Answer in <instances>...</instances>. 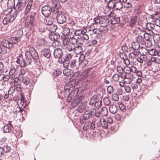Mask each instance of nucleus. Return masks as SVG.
<instances>
[{
	"label": "nucleus",
	"instance_id": "obj_1",
	"mask_svg": "<svg viewBox=\"0 0 160 160\" xmlns=\"http://www.w3.org/2000/svg\"><path fill=\"white\" fill-rule=\"evenodd\" d=\"M27 2L25 0H19L15 7L12 10H15L17 12L22 11L25 7V10L24 12V14L27 15L30 12L32 5V1L31 0L29 2L27 6Z\"/></svg>",
	"mask_w": 160,
	"mask_h": 160
},
{
	"label": "nucleus",
	"instance_id": "obj_2",
	"mask_svg": "<svg viewBox=\"0 0 160 160\" xmlns=\"http://www.w3.org/2000/svg\"><path fill=\"white\" fill-rule=\"evenodd\" d=\"M25 54L26 61H25L24 59L23 58L22 55H21L16 61L17 63L20 64L21 67H25L27 65H30L31 63L30 53L29 52H27V53H25Z\"/></svg>",
	"mask_w": 160,
	"mask_h": 160
},
{
	"label": "nucleus",
	"instance_id": "obj_3",
	"mask_svg": "<svg viewBox=\"0 0 160 160\" xmlns=\"http://www.w3.org/2000/svg\"><path fill=\"white\" fill-rule=\"evenodd\" d=\"M27 18L26 19H25L24 26L26 28H29L32 29L35 25L34 17L31 14L29 16H28Z\"/></svg>",
	"mask_w": 160,
	"mask_h": 160
},
{
	"label": "nucleus",
	"instance_id": "obj_4",
	"mask_svg": "<svg viewBox=\"0 0 160 160\" xmlns=\"http://www.w3.org/2000/svg\"><path fill=\"white\" fill-rule=\"evenodd\" d=\"M29 52L30 53L31 63L32 61V59L35 60H38L39 58V56L37 52L35 49L32 47H29V50L26 51L25 53Z\"/></svg>",
	"mask_w": 160,
	"mask_h": 160
},
{
	"label": "nucleus",
	"instance_id": "obj_5",
	"mask_svg": "<svg viewBox=\"0 0 160 160\" xmlns=\"http://www.w3.org/2000/svg\"><path fill=\"white\" fill-rule=\"evenodd\" d=\"M51 8L48 5L43 6L42 8V14L46 17H49L51 13Z\"/></svg>",
	"mask_w": 160,
	"mask_h": 160
},
{
	"label": "nucleus",
	"instance_id": "obj_6",
	"mask_svg": "<svg viewBox=\"0 0 160 160\" xmlns=\"http://www.w3.org/2000/svg\"><path fill=\"white\" fill-rule=\"evenodd\" d=\"M17 15V12L15 10H11L10 14L7 16L8 21L10 23L12 22L15 19Z\"/></svg>",
	"mask_w": 160,
	"mask_h": 160
},
{
	"label": "nucleus",
	"instance_id": "obj_7",
	"mask_svg": "<svg viewBox=\"0 0 160 160\" xmlns=\"http://www.w3.org/2000/svg\"><path fill=\"white\" fill-rule=\"evenodd\" d=\"M17 15V12L15 10H11L10 14L7 16L8 21L10 23L12 22L15 19Z\"/></svg>",
	"mask_w": 160,
	"mask_h": 160
},
{
	"label": "nucleus",
	"instance_id": "obj_8",
	"mask_svg": "<svg viewBox=\"0 0 160 160\" xmlns=\"http://www.w3.org/2000/svg\"><path fill=\"white\" fill-rule=\"evenodd\" d=\"M95 112V110L93 108H91L89 111H86L83 115V119L85 120L88 119L92 116L94 115Z\"/></svg>",
	"mask_w": 160,
	"mask_h": 160
},
{
	"label": "nucleus",
	"instance_id": "obj_9",
	"mask_svg": "<svg viewBox=\"0 0 160 160\" xmlns=\"http://www.w3.org/2000/svg\"><path fill=\"white\" fill-rule=\"evenodd\" d=\"M66 15L64 13H61L59 15H57V20L58 23L63 24L66 22Z\"/></svg>",
	"mask_w": 160,
	"mask_h": 160
},
{
	"label": "nucleus",
	"instance_id": "obj_10",
	"mask_svg": "<svg viewBox=\"0 0 160 160\" xmlns=\"http://www.w3.org/2000/svg\"><path fill=\"white\" fill-rule=\"evenodd\" d=\"M137 19L138 17L136 15L130 17L128 21L129 26L132 28L134 27L137 23Z\"/></svg>",
	"mask_w": 160,
	"mask_h": 160
},
{
	"label": "nucleus",
	"instance_id": "obj_11",
	"mask_svg": "<svg viewBox=\"0 0 160 160\" xmlns=\"http://www.w3.org/2000/svg\"><path fill=\"white\" fill-rule=\"evenodd\" d=\"M62 50L59 48L56 49L53 52V55L55 58L61 57L62 56Z\"/></svg>",
	"mask_w": 160,
	"mask_h": 160
},
{
	"label": "nucleus",
	"instance_id": "obj_12",
	"mask_svg": "<svg viewBox=\"0 0 160 160\" xmlns=\"http://www.w3.org/2000/svg\"><path fill=\"white\" fill-rule=\"evenodd\" d=\"M41 55L42 56L49 59L51 56V53L50 52L49 49L47 48H44L41 51Z\"/></svg>",
	"mask_w": 160,
	"mask_h": 160
},
{
	"label": "nucleus",
	"instance_id": "obj_13",
	"mask_svg": "<svg viewBox=\"0 0 160 160\" xmlns=\"http://www.w3.org/2000/svg\"><path fill=\"white\" fill-rule=\"evenodd\" d=\"M60 36L58 33L57 34L53 32L50 33L49 35V39L52 41H57L60 38Z\"/></svg>",
	"mask_w": 160,
	"mask_h": 160
},
{
	"label": "nucleus",
	"instance_id": "obj_14",
	"mask_svg": "<svg viewBox=\"0 0 160 160\" xmlns=\"http://www.w3.org/2000/svg\"><path fill=\"white\" fill-rule=\"evenodd\" d=\"M79 61L83 66H87L88 63V61L85 59V56L83 54H81L80 55L79 58Z\"/></svg>",
	"mask_w": 160,
	"mask_h": 160
},
{
	"label": "nucleus",
	"instance_id": "obj_15",
	"mask_svg": "<svg viewBox=\"0 0 160 160\" xmlns=\"http://www.w3.org/2000/svg\"><path fill=\"white\" fill-rule=\"evenodd\" d=\"M20 78L21 83L24 85H27L30 83V80L28 77L22 76V77Z\"/></svg>",
	"mask_w": 160,
	"mask_h": 160
},
{
	"label": "nucleus",
	"instance_id": "obj_16",
	"mask_svg": "<svg viewBox=\"0 0 160 160\" xmlns=\"http://www.w3.org/2000/svg\"><path fill=\"white\" fill-rule=\"evenodd\" d=\"M2 44L4 48H10L13 47V44L7 40L3 41L2 43Z\"/></svg>",
	"mask_w": 160,
	"mask_h": 160
},
{
	"label": "nucleus",
	"instance_id": "obj_17",
	"mask_svg": "<svg viewBox=\"0 0 160 160\" xmlns=\"http://www.w3.org/2000/svg\"><path fill=\"white\" fill-rule=\"evenodd\" d=\"M105 1L107 2V6L108 8L113 9L115 7L116 1L114 0H107Z\"/></svg>",
	"mask_w": 160,
	"mask_h": 160
},
{
	"label": "nucleus",
	"instance_id": "obj_18",
	"mask_svg": "<svg viewBox=\"0 0 160 160\" xmlns=\"http://www.w3.org/2000/svg\"><path fill=\"white\" fill-rule=\"evenodd\" d=\"M83 51L82 48L81 46V45H77L75 46L74 51L75 53L77 54H79L81 53Z\"/></svg>",
	"mask_w": 160,
	"mask_h": 160
},
{
	"label": "nucleus",
	"instance_id": "obj_19",
	"mask_svg": "<svg viewBox=\"0 0 160 160\" xmlns=\"http://www.w3.org/2000/svg\"><path fill=\"white\" fill-rule=\"evenodd\" d=\"M148 53L152 56L158 55L159 56V54L160 51H158L155 49H151L148 50Z\"/></svg>",
	"mask_w": 160,
	"mask_h": 160
},
{
	"label": "nucleus",
	"instance_id": "obj_20",
	"mask_svg": "<svg viewBox=\"0 0 160 160\" xmlns=\"http://www.w3.org/2000/svg\"><path fill=\"white\" fill-rule=\"evenodd\" d=\"M101 118L100 119V123L99 125L98 126V127H100L101 125L102 127L105 128L107 129L108 128V124L106 121L104 119L102 118L103 121L102 122H101Z\"/></svg>",
	"mask_w": 160,
	"mask_h": 160
},
{
	"label": "nucleus",
	"instance_id": "obj_21",
	"mask_svg": "<svg viewBox=\"0 0 160 160\" xmlns=\"http://www.w3.org/2000/svg\"><path fill=\"white\" fill-rule=\"evenodd\" d=\"M87 105L86 103H83L82 102L80 104L78 110L79 112H81L82 110L85 109Z\"/></svg>",
	"mask_w": 160,
	"mask_h": 160
},
{
	"label": "nucleus",
	"instance_id": "obj_22",
	"mask_svg": "<svg viewBox=\"0 0 160 160\" xmlns=\"http://www.w3.org/2000/svg\"><path fill=\"white\" fill-rule=\"evenodd\" d=\"M155 27L154 24L151 23H148L146 25V28L149 31H152Z\"/></svg>",
	"mask_w": 160,
	"mask_h": 160
},
{
	"label": "nucleus",
	"instance_id": "obj_23",
	"mask_svg": "<svg viewBox=\"0 0 160 160\" xmlns=\"http://www.w3.org/2000/svg\"><path fill=\"white\" fill-rule=\"evenodd\" d=\"M123 4L122 2L119 1L117 2H115L114 8H115L116 10H119L123 7Z\"/></svg>",
	"mask_w": 160,
	"mask_h": 160
},
{
	"label": "nucleus",
	"instance_id": "obj_24",
	"mask_svg": "<svg viewBox=\"0 0 160 160\" xmlns=\"http://www.w3.org/2000/svg\"><path fill=\"white\" fill-rule=\"evenodd\" d=\"M75 47V45L73 43L70 42L69 44H68V45L66 46V48L69 51H72V50L74 51Z\"/></svg>",
	"mask_w": 160,
	"mask_h": 160
},
{
	"label": "nucleus",
	"instance_id": "obj_25",
	"mask_svg": "<svg viewBox=\"0 0 160 160\" xmlns=\"http://www.w3.org/2000/svg\"><path fill=\"white\" fill-rule=\"evenodd\" d=\"M109 110L110 112L111 113L113 114L115 113L117 111V107L116 105H112L110 106Z\"/></svg>",
	"mask_w": 160,
	"mask_h": 160
},
{
	"label": "nucleus",
	"instance_id": "obj_26",
	"mask_svg": "<svg viewBox=\"0 0 160 160\" xmlns=\"http://www.w3.org/2000/svg\"><path fill=\"white\" fill-rule=\"evenodd\" d=\"M133 80V78L132 77L129 75L127 78H126L125 79H123V81L126 84H130Z\"/></svg>",
	"mask_w": 160,
	"mask_h": 160
},
{
	"label": "nucleus",
	"instance_id": "obj_27",
	"mask_svg": "<svg viewBox=\"0 0 160 160\" xmlns=\"http://www.w3.org/2000/svg\"><path fill=\"white\" fill-rule=\"evenodd\" d=\"M58 5H57V6H52V7L53 8V12L55 14H57V15H59L60 13H62L60 10L61 8L59 9L58 8Z\"/></svg>",
	"mask_w": 160,
	"mask_h": 160
},
{
	"label": "nucleus",
	"instance_id": "obj_28",
	"mask_svg": "<svg viewBox=\"0 0 160 160\" xmlns=\"http://www.w3.org/2000/svg\"><path fill=\"white\" fill-rule=\"evenodd\" d=\"M2 148L4 151H4V153L5 152L8 153L11 152V148L7 144L5 146H3Z\"/></svg>",
	"mask_w": 160,
	"mask_h": 160
},
{
	"label": "nucleus",
	"instance_id": "obj_29",
	"mask_svg": "<svg viewBox=\"0 0 160 160\" xmlns=\"http://www.w3.org/2000/svg\"><path fill=\"white\" fill-rule=\"evenodd\" d=\"M80 100L79 99H75L71 103L72 106L74 108L78 104L80 103Z\"/></svg>",
	"mask_w": 160,
	"mask_h": 160
},
{
	"label": "nucleus",
	"instance_id": "obj_30",
	"mask_svg": "<svg viewBox=\"0 0 160 160\" xmlns=\"http://www.w3.org/2000/svg\"><path fill=\"white\" fill-rule=\"evenodd\" d=\"M11 43L13 44V43L15 44L20 41V38L17 37H13L11 38Z\"/></svg>",
	"mask_w": 160,
	"mask_h": 160
},
{
	"label": "nucleus",
	"instance_id": "obj_31",
	"mask_svg": "<svg viewBox=\"0 0 160 160\" xmlns=\"http://www.w3.org/2000/svg\"><path fill=\"white\" fill-rule=\"evenodd\" d=\"M54 19L51 18L46 19L45 23L46 24L48 25H51L53 22Z\"/></svg>",
	"mask_w": 160,
	"mask_h": 160
},
{
	"label": "nucleus",
	"instance_id": "obj_32",
	"mask_svg": "<svg viewBox=\"0 0 160 160\" xmlns=\"http://www.w3.org/2000/svg\"><path fill=\"white\" fill-rule=\"evenodd\" d=\"M3 131L4 133H9L11 131V128L8 125H5L3 129Z\"/></svg>",
	"mask_w": 160,
	"mask_h": 160
},
{
	"label": "nucleus",
	"instance_id": "obj_33",
	"mask_svg": "<svg viewBox=\"0 0 160 160\" xmlns=\"http://www.w3.org/2000/svg\"><path fill=\"white\" fill-rule=\"evenodd\" d=\"M16 37L17 38H20L22 36L23 34V32L21 30H19L15 32Z\"/></svg>",
	"mask_w": 160,
	"mask_h": 160
},
{
	"label": "nucleus",
	"instance_id": "obj_34",
	"mask_svg": "<svg viewBox=\"0 0 160 160\" xmlns=\"http://www.w3.org/2000/svg\"><path fill=\"white\" fill-rule=\"evenodd\" d=\"M70 40L68 38H64L63 40L62 43L63 45L64 46H66L68 44H69L70 42Z\"/></svg>",
	"mask_w": 160,
	"mask_h": 160
},
{
	"label": "nucleus",
	"instance_id": "obj_35",
	"mask_svg": "<svg viewBox=\"0 0 160 160\" xmlns=\"http://www.w3.org/2000/svg\"><path fill=\"white\" fill-rule=\"evenodd\" d=\"M90 121L87 122L84 126L83 130L84 131H86L90 128Z\"/></svg>",
	"mask_w": 160,
	"mask_h": 160
},
{
	"label": "nucleus",
	"instance_id": "obj_36",
	"mask_svg": "<svg viewBox=\"0 0 160 160\" xmlns=\"http://www.w3.org/2000/svg\"><path fill=\"white\" fill-rule=\"evenodd\" d=\"M103 102L105 105L109 106L111 104V102L109 98L106 97L103 98Z\"/></svg>",
	"mask_w": 160,
	"mask_h": 160
},
{
	"label": "nucleus",
	"instance_id": "obj_37",
	"mask_svg": "<svg viewBox=\"0 0 160 160\" xmlns=\"http://www.w3.org/2000/svg\"><path fill=\"white\" fill-rule=\"evenodd\" d=\"M146 57L141 56L140 57L137 58V60L138 62L140 63H142L143 61H145L146 59Z\"/></svg>",
	"mask_w": 160,
	"mask_h": 160
},
{
	"label": "nucleus",
	"instance_id": "obj_38",
	"mask_svg": "<svg viewBox=\"0 0 160 160\" xmlns=\"http://www.w3.org/2000/svg\"><path fill=\"white\" fill-rule=\"evenodd\" d=\"M61 73V71L60 69H58L56 70L53 73V75L54 77H57L59 76Z\"/></svg>",
	"mask_w": 160,
	"mask_h": 160
},
{
	"label": "nucleus",
	"instance_id": "obj_39",
	"mask_svg": "<svg viewBox=\"0 0 160 160\" xmlns=\"http://www.w3.org/2000/svg\"><path fill=\"white\" fill-rule=\"evenodd\" d=\"M108 22L105 20H101L100 22V25L102 27L105 28L107 26Z\"/></svg>",
	"mask_w": 160,
	"mask_h": 160
},
{
	"label": "nucleus",
	"instance_id": "obj_40",
	"mask_svg": "<svg viewBox=\"0 0 160 160\" xmlns=\"http://www.w3.org/2000/svg\"><path fill=\"white\" fill-rule=\"evenodd\" d=\"M102 102L101 100H96L94 104L95 107L97 109L99 108L102 105Z\"/></svg>",
	"mask_w": 160,
	"mask_h": 160
},
{
	"label": "nucleus",
	"instance_id": "obj_41",
	"mask_svg": "<svg viewBox=\"0 0 160 160\" xmlns=\"http://www.w3.org/2000/svg\"><path fill=\"white\" fill-rule=\"evenodd\" d=\"M70 61L68 59H65V61L62 64L63 67L65 68H68L69 66Z\"/></svg>",
	"mask_w": 160,
	"mask_h": 160
},
{
	"label": "nucleus",
	"instance_id": "obj_42",
	"mask_svg": "<svg viewBox=\"0 0 160 160\" xmlns=\"http://www.w3.org/2000/svg\"><path fill=\"white\" fill-rule=\"evenodd\" d=\"M120 78V76L117 74H114L112 76V78L113 80L116 82H119V78Z\"/></svg>",
	"mask_w": 160,
	"mask_h": 160
},
{
	"label": "nucleus",
	"instance_id": "obj_43",
	"mask_svg": "<svg viewBox=\"0 0 160 160\" xmlns=\"http://www.w3.org/2000/svg\"><path fill=\"white\" fill-rule=\"evenodd\" d=\"M101 113L104 115H106L108 114L107 109L105 107H103L101 110Z\"/></svg>",
	"mask_w": 160,
	"mask_h": 160
},
{
	"label": "nucleus",
	"instance_id": "obj_44",
	"mask_svg": "<svg viewBox=\"0 0 160 160\" xmlns=\"http://www.w3.org/2000/svg\"><path fill=\"white\" fill-rule=\"evenodd\" d=\"M77 61L75 60H72L69 63V66L71 68H73L76 66Z\"/></svg>",
	"mask_w": 160,
	"mask_h": 160
},
{
	"label": "nucleus",
	"instance_id": "obj_45",
	"mask_svg": "<svg viewBox=\"0 0 160 160\" xmlns=\"http://www.w3.org/2000/svg\"><path fill=\"white\" fill-rule=\"evenodd\" d=\"M15 0H8L7 4L8 5L12 7L15 6Z\"/></svg>",
	"mask_w": 160,
	"mask_h": 160
},
{
	"label": "nucleus",
	"instance_id": "obj_46",
	"mask_svg": "<svg viewBox=\"0 0 160 160\" xmlns=\"http://www.w3.org/2000/svg\"><path fill=\"white\" fill-rule=\"evenodd\" d=\"M124 72L125 74H129L131 72V68L126 67L124 68Z\"/></svg>",
	"mask_w": 160,
	"mask_h": 160
},
{
	"label": "nucleus",
	"instance_id": "obj_47",
	"mask_svg": "<svg viewBox=\"0 0 160 160\" xmlns=\"http://www.w3.org/2000/svg\"><path fill=\"white\" fill-rule=\"evenodd\" d=\"M143 35L145 39L148 41L150 40L151 37V35L147 33H144L143 34Z\"/></svg>",
	"mask_w": 160,
	"mask_h": 160
},
{
	"label": "nucleus",
	"instance_id": "obj_48",
	"mask_svg": "<svg viewBox=\"0 0 160 160\" xmlns=\"http://www.w3.org/2000/svg\"><path fill=\"white\" fill-rule=\"evenodd\" d=\"M97 42L96 40H94L92 41H89L88 42L89 43V46H94L97 43Z\"/></svg>",
	"mask_w": 160,
	"mask_h": 160
},
{
	"label": "nucleus",
	"instance_id": "obj_49",
	"mask_svg": "<svg viewBox=\"0 0 160 160\" xmlns=\"http://www.w3.org/2000/svg\"><path fill=\"white\" fill-rule=\"evenodd\" d=\"M129 58L130 59L133 60L136 58L135 55L134 54L133 52H132L129 55Z\"/></svg>",
	"mask_w": 160,
	"mask_h": 160
},
{
	"label": "nucleus",
	"instance_id": "obj_50",
	"mask_svg": "<svg viewBox=\"0 0 160 160\" xmlns=\"http://www.w3.org/2000/svg\"><path fill=\"white\" fill-rule=\"evenodd\" d=\"M95 122L94 121H92L91 123L90 122V129L91 130H94L95 128Z\"/></svg>",
	"mask_w": 160,
	"mask_h": 160
},
{
	"label": "nucleus",
	"instance_id": "obj_51",
	"mask_svg": "<svg viewBox=\"0 0 160 160\" xmlns=\"http://www.w3.org/2000/svg\"><path fill=\"white\" fill-rule=\"evenodd\" d=\"M142 50L143 51V52H140V54L141 56H145L147 53H148V50L144 48L142 49Z\"/></svg>",
	"mask_w": 160,
	"mask_h": 160
},
{
	"label": "nucleus",
	"instance_id": "obj_52",
	"mask_svg": "<svg viewBox=\"0 0 160 160\" xmlns=\"http://www.w3.org/2000/svg\"><path fill=\"white\" fill-rule=\"evenodd\" d=\"M107 92L108 93L111 94L113 92V89L112 87L109 86L107 88Z\"/></svg>",
	"mask_w": 160,
	"mask_h": 160
},
{
	"label": "nucleus",
	"instance_id": "obj_53",
	"mask_svg": "<svg viewBox=\"0 0 160 160\" xmlns=\"http://www.w3.org/2000/svg\"><path fill=\"white\" fill-rule=\"evenodd\" d=\"M7 52L6 49L3 47L0 46V53H2L3 54L6 53Z\"/></svg>",
	"mask_w": 160,
	"mask_h": 160
},
{
	"label": "nucleus",
	"instance_id": "obj_54",
	"mask_svg": "<svg viewBox=\"0 0 160 160\" xmlns=\"http://www.w3.org/2000/svg\"><path fill=\"white\" fill-rule=\"evenodd\" d=\"M16 71V69L15 68H12L9 71V74L10 75L12 76L14 75Z\"/></svg>",
	"mask_w": 160,
	"mask_h": 160
},
{
	"label": "nucleus",
	"instance_id": "obj_55",
	"mask_svg": "<svg viewBox=\"0 0 160 160\" xmlns=\"http://www.w3.org/2000/svg\"><path fill=\"white\" fill-rule=\"evenodd\" d=\"M18 106L20 108L23 107L24 108L25 107V105H24V102L23 100H20V102L18 104Z\"/></svg>",
	"mask_w": 160,
	"mask_h": 160
},
{
	"label": "nucleus",
	"instance_id": "obj_56",
	"mask_svg": "<svg viewBox=\"0 0 160 160\" xmlns=\"http://www.w3.org/2000/svg\"><path fill=\"white\" fill-rule=\"evenodd\" d=\"M38 43L40 46L44 45L45 44V41L43 39H40L38 41Z\"/></svg>",
	"mask_w": 160,
	"mask_h": 160
},
{
	"label": "nucleus",
	"instance_id": "obj_57",
	"mask_svg": "<svg viewBox=\"0 0 160 160\" xmlns=\"http://www.w3.org/2000/svg\"><path fill=\"white\" fill-rule=\"evenodd\" d=\"M139 48V45L138 43H136L135 45H132V50H137Z\"/></svg>",
	"mask_w": 160,
	"mask_h": 160
},
{
	"label": "nucleus",
	"instance_id": "obj_58",
	"mask_svg": "<svg viewBox=\"0 0 160 160\" xmlns=\"http://www.w3.org/2000/svg\"><path fill=\"white\" fill-rule=\"evenodd\" d=\"M63 72V74L66 76H68L70 74L69 70L67 68L64 70Z\"/></svg>",
	"mask_w": 160,
	"mask_h": 160
},
{
	"label": "nucleus",
	"instance_id": "obj_59",
	"mask_svg": "<svg viewBox=\"0 0 160 160\" xmlns=\"http://www.w3.org/2000/svg\"><path fill=\"white\" fill-rule=\"evenodd\" d=\"M120 108L122 110H124L125 108V106L121 102H118Z\"/></svg>",
	"mask_w": 160,
	"mask_h": 160
},
{
	"label": "nucleus",
	"instance_id": "obj_60",
	"mask_svg": "<svg viewBox=\"0 0 160 160\" xmlns=\"http://www.w3.org/2000/svg\"><path fill=\"white\" fill-rule=\"evenodd\" d=\"M97 100V99L95 100V99L94 98H92L89 102V104L90 105H92L93 104L94 105V104L96 102V101Z\"/></svg>",
	"mask_w": 160,
	"mask_h": 160
},
{
	"label": "nucleus",
	"instance_id": "obj_61",
	"mask_svg": "<svg viewBox=\"0 0 160 160\" xmlns=\"http://www.w3.org/2000/svg\"><path fill=\"white\" fill-rule=\"evenodd\" d=\"M117 72L120 73H122L123 71V68L121 66H118L117 67Z\"/></svg>",
	"mask_w": 160,
	"mask_h": 160
},
{
	"label": "nucleus",
	"instance_id": "obj_62",
	"mask_svg": "<svg viewBox=\"0 0 160 160\" xmlns=\"http://www.w3.org/2000/svg\"><path fill=\"white\" fill-rule=\"evenodd\" d=\"M70 32V29L69 28H65L64 29L63 32L64 34L67 35Z\"/></svg>",
	"mask_w": 160,
	"mask_h": 160
},
{
	"label": "nucleus",
	"instance_id": "obj_63",
	"mask_svg": "<svg viewBox=\"0 0 160 160\" xmlns=\"http://www.w3.org/2000/svg\"><path fill=\"white\" fill-rule=\"evenodd\" d=\"M120 21V18L118 17H116L113 18V20L112 21V22H113V24H115Z\"/></svg>",
	"mask_w": 160,
	"mask_h": 160
},
{
	"label": "nucleus",
	"instance_id": "obj_64",
	"mask_svg": "<svg viewBox=\"0 0 160 160\" xmlns=\"http://www.w3.org/2000/svg\"><path fill=\"white\" fill-rule=\"evenodd\" d=\"M112 97L114 100L116 101L118 100L119 98L117 94L115 93L113 94L112 95Z\"/></svg>",
	"mask_w": 160,
	"mask_h": 160
}]
</instances>
